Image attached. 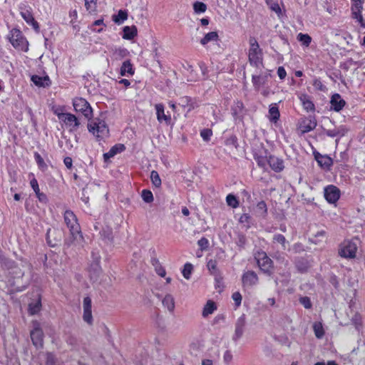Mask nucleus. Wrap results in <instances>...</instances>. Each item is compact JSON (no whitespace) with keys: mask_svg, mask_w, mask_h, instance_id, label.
<instances>
[{"mask_svg":"<svg viewBox=\"0 0 365 365\" xmlns=\"http://www.w3.org/2000/svg\"><path fill=\"white\" fill-rule=\"evenodd\" d=\"M1 263L8 268V283L11 291L20 292L24 289L27 282H24L23 277L25 269H29V264L26 261H21L20 264H16L6 259H1Z\"/></svg>","mask_w":365,"mask_h":365,"instance_id":"nucleus-1","label":"nucleus"},{"mask_svg":"<svg viewBox=\"0 0 365 365\" xmlns=\"http://www.w3.org/2000/svg\"><path fill=\"white\" fill-rule=\"evenodd\" d=\"M63 217L71 234V237L65 240V245L70 247L72 245H81L83 237L76 215L71 210H68L65 211Z\"/></svg>","mask_w":365,"mask_h":365,"instance_id":"nucleus-2","label":"nucleus"},{"mask_svg":"<svg viewBox=\"0 0 365 365\" xmlns=\"http://www.w3.org/2000/svg\"><path fill=\"white\" fill-rule=\"evenodd\" d=\"M89 132L92 133L99 140L108 135L109 130L106 122L100 118H94L88 124Z\"/></svg>","mask_w":365,"mask_h":365,"instance_id":"nucleus-3","label":"nucleus"},{"mask_svg":"<svg viewBox=\"0 0 365 365\" xmlns=\"http://www.w3.org/2000/svg\"><path fill=\"white\" fill-rule=\"evenodd\" d=\"M9 39L16 49L25 52L29 50V43L20 30L17 29H11L9 35Z\"/></svg>","mask_w":365,"mask_h":365,"instance_id":"nucleus-4","label":"nucleus"},{"mask_svg":"<svg viewBox=\"0 0 365 365\" xmlns=\"http://www.w3.org/2000/svg\"><path fill=\"white\" fill-rule=\"evenodd\" d=\"M249 43L250 45L248 55L250 63L257 67L262 64V50L255 37H250Z\"/></svg>","mask_w":365,"mask_h":365,"instance_id":"nucleus-5","label":"nucleus"},{"mask_svg":"<svg viewBox=\"0 0 365 365\" xmlns=\"http://www.w3.org/2000/svg\"><path fill=\"white\" fill-rule=\"evenodd\" d=\"M73 106L76 112L81 113L86 118L90 120L93 115V110L88 102L83 98L73 99Z\"/></svg>","mask_w":365,"mask_h":365,"instance_id":"nucleus-6","label":"nucleus"},{"mask_svg":"<svg viewBox=\"0 0 365 365\" xmlns=\"http://www.w3.org/2000/svg\"><path fill=\"white\" fill-rule=\"evenodd\" d=\"M260 269L268 274H271L272 269V261L264 252H257L255 256Z\"/></svg>","mask_w":365,"mask_h":365,"instance_id":"nucleus-7","label":"nucleus"},{"mask_svg":"<svg viewBox=\"0 0 365 365\" xmlns=\"http://www.w3.org/2000/svg\"><path fill=\"white\" fill-rule=\"evenodd\" d=\"M357 251V245L356 242L351 240L344 241L339 250V255L344 258H354Z\"/></svg>","mask_w":365,"mask_h":365,"instance_id":"nucleus-8","label":"nucleus"},{"mask_svg":"<svg viewBox=\"0 0 365 365\" xmlns=\"http://www.w3.org/2000/svg\"><path fill=\"white\" fill-rule=\"evenodd\" d=\"M30 335L33 344L37 348H41L43 344V333L39 322L37 321L32 322V329Z\"/></svg>","mask_w":365,"mask_h":365,"instance_id":"nucleus-9","label":"nucleus"},{"mask_svg":"<svg viewBox=\"0 0 365 365\" xmlns=\"http://www.w3.org/2000/svg\"><path fill=\"white\" fill-rule=\"evenodd\" d=\"M57 116L60 120H62L71 131H75L80 125L78 119L71 113H57Z\"/></svg>","mask_w":365,"mask_h":365,"instance_id":"nucleus-10","label":"nucleus"},{"mask_svg":"<svg viewBox=\"0 0 365 365\" xmlns=\"http://www.w3.org/2000/svg\"><path fill=\"white\" fill-rule=\"evenodd\" d=\"M20 14L24 21L29 25L32 26L36 31H38L39 25L38 22L34 19L31 9L26 5L20 6Z\"/></svg>","mask_w":365,"mask_h":365,"instance_id":"nucleus-11","label":"nucleus"},{"mask_svg":"<svg viewBox=\"0 0 365 365\" xmlns=\"http://www.w3.org/2000/svg\"><path fill=\"white\" fill-rule=\"evenodd\" d=\"M324 195L327 202L335 203L340 197V190L337 187L330 185L324 188Z\"/></svg>","mask_w":365,"mask_h":365,"instance_id":"nucleus-12","label":"nucleus"},{"mask_svg":"<svg viewBox=\"0 0 365 365\" xmlns=\"http://www.w3.org/2000/svg\"><path fill=\"white\" fill-rule=\"evenodd\" d=\"M246 325L245 314H242L236 321L235 325V333L232 336V340L237 341L243 335Z\"/></svg>","mask_w":365,"mask_h":365,"instance_id":"nucleus-13","label":"nucleus"},{"mask_svg":"<svg viewBox=\"0 0 365 365\" xmlns=\"http://www.w3.org/2000/svg\"><path fill=\"white\" fill-rule=\"evenodd\" d=\"M62 233L58 229H51L47 230L46 240L49 246L53 247L56 246L61 240Z\"/></svg>","mask_w":365,"mask_h":365,"instance_id":"nucleus-14","label":"nucleus"},{"mask_svg":"<svg viewBox=\"0 0 365 365\" xmlns=\"http://www.w3.org/2000/svg\"><path fill=\"white\" fill-rule=\"evenodd\" d=\"M242 281L244 287H252L257 284L258 277L254 271H247L242 275Z\"/></svg>","mask_w":365,"mask_h":365,"instance_id":"nucleus-15","label":"nucleus"},{"mask_svg":"<svg viewBox=\"0 0 365 365\" xmlns=\"http://www.w3.org/2000/svg\"><path fill=\"white\" fill-rule=\"evenodd\" d=\"M268 164L270 168L277 173L281 172L284 168L283 160L274 155H270L269 157Z\"/></svg>","mask_w":365,"mask_h":365,"instance_id":"nucleus-16","label":"nucleus"},{"mask_svg":"<svg viewBox=\"0 0 365 365\" xmlns=\"http://www.w3.org/2000/svg\"><path fill=\"white\" fill-rule=\"evenodd\" d=\"M348 130H349L346 128V126L340 125L339 127L334 128V129L326 130L325 133L327 136L331 138L337 137L339 138L344 136L347 133Z\"/></svg>","mask_w":365,"mask_h":365,"instance_id":"nucleus-17","label":"nucleus"},{"mask_svg":"<svg viewBox=\"0 0 365 365\" xmlns=\"http://www.w3.org/2000/svg\"><path fill=\"white\" fill-rule=\"evenodd\" d=\"M155 107L158 120L160 123L165 121L167 125H169L171 122V118L170 115H165L164 106L162 103H158Z\"/></svg>","mask_w":365,"mask_h":365,"instance_id":"nucleus-18","label":"nucleus"},{"mask_svg":"<svg viewBox=\"0 0 365 365\" xmlns=\"http://www.w3.org/2000/svg\"><path fill=\"white\" fill-rule=\"evenodd\" d=\"M330 103L331 108L337 112L340 111L346 104L345 101L343 100L341 96L338 93L332 96Z\"/></svg>","mask_w":365,"mask_h":365,"instance_id":"nucleus-19","label":"nucleus"},{"mask_svg":"<svg viewBox=\"0 0 365 365\" xmlns=\"http://www.w3.org/2000/svg\"><path fill=\"white\" fill-rule=\"evenodd\" d=\"M32 82L38 87H47L51 84L50 78L48 76H39L37 75H34L31 76Z\"/></svg>","mask_w":365,"mask_h":365,"instance_id":"nucleus-20","label":"nucleus"},{"mask_svg":"<svg viewBox=\"0 0 365 365\" xmlns=\"http://www.w3.org/2000/svg\"><path fill=\"white\" fill-rule=\"evenodd\" d=\"M30 184L34 191L35 192L38 200L45 204L47 203V196L46 194L40 192L37 180L35 178H34L33 180H31Z\"/></svg>","mask_w":365,"mask_h":365,"instance_id":"nucleus-21","label":"nucleus"},{"mask_svg":"<svg viewBox=\"0 0 365 365\" xmlns=\"http://www.w3.org/2000/svg\"><path fill=\"white\" fill-rule=\"evenodd\" d=\"M363 6H351L352 18L356 19L361 27L365 28V20L361 15Z\"/></svg>","mask_w":365,"mask_h":365,"instance_id":"nucleus-22","label":"nucleus"},{"mask_svg":"<svg viewBox=\"0 0 365 365\" xmlns=\"http://www.w3.org/2000/svg\"><path fill=\"white\" fill-rule=\"evenodd\" d=\"M125 150V146L123 144H117L112 147L110 150L108 152L103 154L104 160L106 161L110 158H113L114 155H115L117 153H120Z\"/></svg>","mask_w":365,"mask_h":365,"instance_id":"nucleus-23","label":"nucleus"},{"mask_svg":"<svg viewBox=\"0 0 365 365\" xmlns=\"http://www.w3.org/2000/svg\"><path fill=\"white\" fill-rule=\"evenodd\" d=\"M101 271L102 270L98 262H95L94 264H91L89 269L91 279L94 282L97 281L101 274Z\"/></svg>","mask_w":365,"mask_h":365,"instance_id":"nucleus-24","label":"nucleus"},{"mask_svg":"<svg viewBox=\"0 0 365 365\" xmlns=\"http://www.w3.org/2000/svg\"><path fill=\"white\" fill-rule=\"evenodd\" d=\"M299 100L304 107L307 111L314 110V105L311 101L310 97L306 94H302L299 96Z\"/></svg>","mask_w":365,"mask_h":365,"instance_id":"nucleus-25","label":"nucleus"},{"mask_svg":"<svg viewBox=\"0 0 365 365\" xmlns=\"http://www.w3.org/2000/svg\"><path fill=\"white\" fill-rule=\"evenodd\" d=\"M268 75H253L252 76V83L255 86V88L257 90L259 89V88L264 85L266 82L267 81Z\"/></svg>","mask_w":365,"mask_h":365,"instance_id":"nucleus-26","label":"nucleus"},{"mask_svg":"<svg viewBox=\"0 0 365 365\" xmlns=\"http://www.w3.org/2000/svg\"><path fill=\"white\" fill-rule=\"evenodd\" d=\"M217 309L215 303L212 300H208L202 309V315L206 318L212 314Z\"/></svg>","mask_w":365,"mask_h":365,"instance_id":"nucleus-27","label":"nucleus"},{"mask_svg":"<svg viewBox=\"0 0 365 365\" xmlns=\"http://www.w3.org/2000/svg\"><path fill=\"white\" fill-rule=\"evenodd\" d=\"M219 40V36L216 31H211L205 34V36L200 40V43L205 46L210 42H216Z\"/></svg>","mask_w":365,"mask_h":365,"instance_id":"nucleus-28","label":"nucleus"},{"mask_svg":"<svg viewBox=\"0 0 365 365\" xmlns=\"http://www.w3.org/2000/svg\"><path fill=\"white\" fill-rule=\"evenodd\" d=\"M137 36V29L135 26H125L123 28V38L125 39H133Z\"/></svg>","mask_w":365,"mask_h":365,"instance_id":"nucleus-29","label":"nucleus"},{"mask_svg":"<svg viewBox=\"0 0 365 365\" xmlns=\"http://www.w3.org/2000/svg\"><path fill=\"white\" fill-rule=\"evenodd\" d=\"M101 238L107 243H110L113 240V230L110 227H106L103 228L101 232Z\"/></svg>","mask_w":365,"mask_h":365,"instance_id":"nucleus-30","label":"nucleus"},{"mask_svg":"<svg viewBox=\"0 0 365 365\" xmlns=\"http://www.w3.org/2000/svg\"><path fill=\"white\" fill-rule=\"evenodd\" d=\"M317 126V121L314 118H309L303 122L302 125V131L304 133H308L314 130Z\"/></svg>","mask_w":365,"mask_h":365,"instance_id":"nucleus-31","label":"nucleus"},{"mask_svg":"<svg viewBox=\"0 0 365 365\" xmlns=\"http://www.w3.org/2000/svg\"><path fill=\"white\" fill-rule=\"evenodd\" d=\"M163 304L170 312H173L175 309V300L172 295L166 294L163 299Z\"/></svg>","mask_w":365,"mask_h":365,"instance_id":"nucleus-32","label":"nucleus"},{"mask_svg":"<svg viewBox=\"0 0 365 365\" xmlns=\"http://www.w3.org/2000/svg\"><path fill=\"white\" fill-rule=\"evenodd\" d=\"M126 74L131 76L134 74V69L129 60L124 61L120 68V75L125 76Z\"/></svg>","mask_w":365,"mask_h":365,"instance_id":"nucleus-33","label":"nucleus"},{"mask_svg":"<svg viewBox=\"0 0 365 365\" xmlns=\"http://www.w3.org/2000/svg\"><path fill=\"white\" fill-rule=\"evenodd\" d=\"M269 114L271 121L276 123L279 120L280 114L277 104H272L269 106Z\"/></svg>","mask_w":365,"mask_h":365,"instance_id":"nucleus-34","label":"nucleus"},{"mask_svg":"<svg viewBox=\"0 0 365 365\" xmlns=\"http://www.w3.org/2000/svg\"><path fill=\"white\" fill-rule=\"evenodd\" d=\"M296 267L300 272H305L309 268V262L307 259L300 258L296 260Z\"/></svg>","mask_w":365,"mask_h":365,"instance_id":"nucleus-35","label":"nucleus"},{"mask_svg":"<svg viewBox=\"0 0 365 365\" xmlns=\"http://www.w3.org/2000/svg\"><path fill=\"white\" fill-rule=\"evenodd\" d=\"M41 302L40 299H38L29 304V312L31 315L36 314L41 310Z\"/></svg>","mask_w":365,"mask_h":365,"instance_id":"nucleus-36","label":"nucleus"},{"mask_svg":"<svg viewBox=\"0 0 365 365\" xmlns=\"http://www.w3.org/2000/svg\"><path fill=\"white\" fill-rule=\"evenodd\" d=\"M128 18V13L126 11L124 10H119L117 15H115L113 16V20L115 21V23L118 24H120L126 20Z\"/></svg>","mask_w":365,"mask_h":365,"instance_id":"nucleus-37","label":"nucleus"},{"mask_svg":"<svg viewBox=\"0 0 365 365\" xmlns=\"http://www.w3.org/2000/svg\"><path fill=\"white\" fill-rule=\"evenodd\" d=\"M256 212L259 216H266L267 213V207L264 201H260L257 204Z\"/></svg>","mask_w":365,"mask_h":365,"instance_id":"nucleus-38","label":"nucleus"},{"mask_svg":"<svg viewBox=\"0 0 365 365\" xmlns=\"http://www.w3.org/2000/svg\"><path fill=\"white\" fill-rule=\"evenodd\" d=\"M313 329L317 338L321 339L324 334V329L321 323L315 322L313 325Z\"/></svg>","mask_w":365,"mask_h":365,"instance_id":"nucleus-39","label":"nucleus"},{"mask_svg":"<svg viewBox=\"0 0 365 365\" xmlns=\"http://www.w3.org/2000/svg\"><path fill=\"white\" fill-rule=\"evenodd\" d=\"M150 178L152 183L156 187H160L161 185V179L159 176V174L157 171L153 170L150 173Z\"/></svg>","mask_w":365,"mask_h":365,"instance_id":"nucleus-40","label":"nucleus"},{"mask_svg":"<svg viewBox=\"0 0 365 365\" xmlns=\"http://www.w3.org/2000/svg\"><path fill=\"white\" fill-rule=\"evenodd\" d=\"M34 158H35V160H36L38 168L41 170H45L47 168V165L46 164L43 158L41 156V155L38 153H34Z\"/></svg>","mask_w":365,"mask_h":365,"instance_id":"nucleus-41","label":"nucleus"},{"mask_svg":"<svg viewBox=\"0 0 365 365\" xmlns=\"http://www.w3.org/2000/svg\"><path fill=\"white\" fill-rule=\"evenodd\" d=\"M141 197L143 200L147 203H150L154 200L153 195L149 190H143L141 193Z\"/></svg>","mask_w":365,"mask_h":365,"instance_id":"nucleus-42","label":"nucleus"},{"mask_svg":"<svg viewBox=\"0 0 365 365\" xmlns=\"http://www.w3.org/2000/svg\"><path fill=\"white\" fill-rule=\"evenodd\" d=\"M226 202L227 205L233 208H236L239 206V202L236 197L232 194H229L226 197Z\"/></svg>","mask_w":365,"mask_h":365,"instance_id":"nucleus-43","label":"nucleus"},{"mask_svg":"<svg viewBox=\"0 0 365 365\" xmlns=\"http://www.w3.org/2000/svg\"><path fill=\"white\" fill-rule=\"evenodd\" d=\"M297 39L304 46H308L311 41L312 38L308 34H299L297 36Z\"/></svg>","mask_w":365,"mask_h":365,"instance_id":"nucleus-44","label":"nucleus"},{"mask_svg":"<svg viewBox=\"0 0 365 365\" xmlns=\"http://www.w3.org/2000/svg\"><path fill=\"white\" fill-rule=\"evenodd\" d=\"M273 242L281 244L282 249L286 250L287 240L284 235L281 234L274 235L273 237Z\"/></svg>","mask_w":365,"mask_h":365,"instance_id":"nucleus-45","label":"nucleus"},{"mask_svg":"<svg viewBox=\"0 0 365 365\" xmlns=\"http://www.w3.org/2000/svg\"><path fill=\"white\" fill-rule=\"evenodd\" d=\"M193 9L195 13L201 14L204 13L207 9V6L205 4L200 1H196L193 4Z\"/></svg>","mask_w":365,"mask_h":365,"instance_id":"nucleus-46","label":"nucleus"},{"mask_svg":"<svg viewBox=\"0 0 365 365\" xmlns=\"http://www.w3.org/2000/svg\"><path fill=\"white\" fill-rule=\"evenodd\" d=\"M115 59H121L125 57L128 54V51L126 48H116L113 53Z\"/></svg>","mask_w":365,"mask_h":365,"instance_id":"nucleus-47","label":"nucleus"},{"mask_svg":"<svg viewBox=\"0 0 365 365\" xmlns=\"http://www.w3.org/2000/svg\"><path fill=\"white\" fill-rule=\"evenodd\" d=\"M85 6L87 11L92 12L96 9V1L97 0H84Z\"/></svg>","mask_w":365,"mask_h":365,"instance_id":"nucleus-48","label":"nucleus"},{"mask_svg":"<svg viewBox=\"0 0 365 365\" xmlns=\"http://www.w3.org/2000/svg\"><path fill=\"white\" fill-rule=\"evenodd\" d=\"M267 4L269 6L270 9L274 11L276 14H277L278 16L281 14V8L277 2H274L273 0H271L270 1H268V3Z\"/></svg>","mask_w":365,"mask_h":365,"instance_id":"nucleus-49","label":"nucleus"},{"mask_svg":"<svg viewBox=\"0 0 365 365\" xmlns=\"http://www.w3.org/2000/svg\"><path fill=\"white\" fill-rule=\"evenodd\" d=\"M317 162L321 166L329 167L331 163V160L329 158L320 156V158L316 157Z\"/></svg>","mask_w":365,"mask_h":365,"instance_id":"nucleus-50","label":"nucleus"},{"mask_svg":"<svg viewBox=\"0 0 365 365\" xmlns=\"http://www.w3.org/2000/svg\"><path fill=\"white\" fill-rule=\"evenodd\" d=\"M192 271V265L190 263H187L184 266V269L182 270V274L184 277L187 279H189L190 277V274Z\"/></svg>","mask_w":365,"mask_h":365,"instance_id":"nucleus-51","label":"nucleus"},{"mask_svg":"<svg viewBox=\"0 0 365 365\" xmlns=\"http://www.w3.org/2000/svg\"><path fill=\"white\" fill-rule=\"evenodd\" d=\"M200 135L205 141L208 142L210 140V137L212 135V131L209 128L203 129L200 132Z\"/></svg>","mask_w":365,"mask_h":365,"instance_id":"nucleus-52","label":"nucleus"},{"mask_svg":"<svg viewBox=\"0 0 365 365\" xmlns=\"http://www.w3.org/2000/svg\"><path fill=\"white\" fill-rule=\"evenodd\" d=\"M255 159L257 165L262 168H264L268 163V159L262 156L255 155Z\"/></svg>","mask_w":365,"mask_h":365,"instance_id":"nucleus-53","label":"nucleus"},{"mask_svg":"<svg viewBox=\"0 0 365 365\" xmlns=\"http://www.w3.org/2000/svg\"><path fill=\"white\" fill-rule=\"evenodd\" d=\"M313 86L319 91H325L327 90L326 86L322 83V81L318 79L315 78L313 81Z\"/></svg>","mask_w":365,"mask_h":365,"instance_id":"nucleus-54","label":"nucleus"},{"mask_svg":"<svg viewBox=\"0 0 365 365\" xmlns=\"http://www.w3.org/2000/svg\"><path fill=\"white\" fill-rule=\"evenodd\" d=\"M247 240L244 235L239 234L237 235L236 243L237 246H239L241 248H243L246 244Z\"/></svg>","mask_w":365,"mask_h":365,"instance_id":"nucleus-55","label":"nucleus"},{"mask_svg":"<svg viewBox=\"0 0 365 365\" xmlns=\"http://www.w3.org/2000/svg\"><path fill=\"white\" fill-rule=\"evenodd\" d=\"M232 298L234 300L236 307H239L242 302V295L239 292H234L232 295Z\"/></svg>","mask_w":365,"mask_h":365,"instance_id":"nucleus-56","label":"nucleus"},{"mask_svg":"<svg viewBox=\"0 0 365 365\" xmlns=\"http://www.w3.org/2000/svg\"><path fill=\"white\" fill-rule=\"evenodd\" d=\"M66 343L71 346V348H76L78 345V340L74 336H68L66 339Z\"/></svg>","mask_w":365,"mask_h":365,"instance_id":"nucleus-57","label":"nucleus"},{"mask_svg":"<svg viewBox=\"0 0 365 365\" xmlns=\"http://www.w3.org/2000/svg\"><path fill=\"white\" fill-rule=\"evenodd\" d=\"M299 302L306 309H309L312 307V302L310 299L307 297H301Z\"/></svg>","mask_w":365,"mask_h":365,"instance_id":"nucleus-58","label":"nucleus"},{"mask_svg":"<svg viewBox=\"0 0 365 365\" xmlns=\"http://www.w3.org/2000/svg\"><path fill=\"white\" fill-rule=\"evenodd\" d=\"M83 311H91V299L88 297L83 299Z\"/></svg>","mask_w":365,"mask_h":365,"instance_id":"nucleus-59","label":"nucleus"},{"mask_svg":"<svg viewBox=\"0 0 365 365\" xmlns=\"http://www.w3.org/2000/svg\"><path fill=\"white\" fill-rule=\"evenodd\" d=\"M83 320L88 324H91V322H92L91 311H83Z\"/></svg>","mask_w":365,"mask_h":365,"instance_id":"nucleus-60","label":"nucleus"},{"mask_svg":"<svg viewBox=\"0 0 365 365\" xmlns=\"http://www.w3.org/2000/svg\"><path fill=\"white\" fill-rule=\"evenodd\" d=\"M224 361L226 364L230 363L232 360V354L230 351L227 350L225 352L223 356Z\"/></svg>","mask_w":365,"mask_h":365,"instance_id":"nucleus-61","label":"nucleus"},{"mask_svg":"<svg viewBox=\"0 0 365 365\" xmlns=\"http://www.w3.org/2000/svg\"><path fill=\"white\" fill-rule=\"evenodd\" d=\"M277 75L281 80H283L285 78V77L287 76V72L282 66H280L278 68Z\"/></svg>","mask_w":365,"mask_h":365,"instance_id":"nucleus-62","label":"nucleus"},{"mask_svg":"<svg viewBox=\"0 0 365 365\" xmlns=\"http://www.w3.org/2000/svg\"><path fill=\"white\" fill-rule=\"evenodd\" d=\"M46 364L47 365H54L55 364V357L51 353L47 354Z\"/></svg>","mask_w":365,"mask_h":365,"instance_id":"nucleus-63","label":"nucleus"},{"mask_svg":"<svg viewBox=\"0 0 365 365\" xmlns=\"http://www.w3.org/2000/svg\"><path fill=\"white\" fill-rule=\"evenodd\" d=\"M243 108V103L241 101H237L235 103V108H233L234 113L237 114Z\"/></svg>","mask_w":365,"mask_h":365,"instance_id":"nucleus-64","label":"nucleus"}]
</instances>
